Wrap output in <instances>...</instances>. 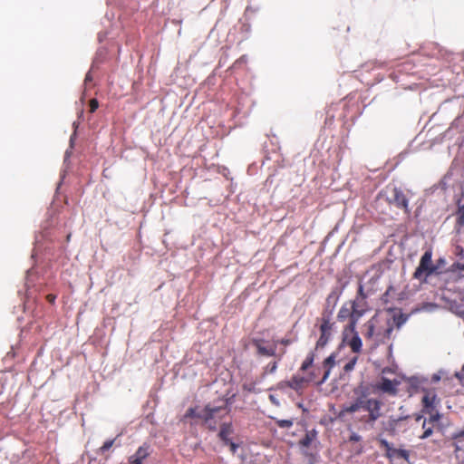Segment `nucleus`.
<instances>
[{
    "mask_svg": "<svg viewBox=\"0 0 464 464\" xmlns=\"http://www.w3.org/2000/svg\"><path fill=\"white\" fill-rule=\"evenodd\" d=\"M356 397L349 404L343 405L339 416L353 415L358 422L373 427L375 421L382 416V402L375 398H370L367 389L359 387L353 390Z\"/></svg>",
    "mask_w": 464,
    "mask_h": 464,
    "instance_id": "f257e3e1",
    "label": "nucleus"
},
{
    "mask_svg": "<svg viewBox=\"0 0 464 464\" xmlns=\"http://www.w3.org/2000/svg\"><path fill=\"white\" fill-rule=\"evenodd\" d=\"M408 315L404 314H394L392 319H383L374 314L362 327V334L367 342L371 343L372 349L386 343L396 328L400 330L406 323Z\"/></svg>",
    "mask_w": 464,
    "mask_h": 464,
    "instance_id": "f03ea898",
    "label": "nucleus"
},
{
    "mask_svg": "<svg viewBox=\"0 0 464 464\" xmlns=\"http://www.w3.org/2000/svg\"><path fill=\"white\" fill-rule=\"evenodd\" d=\"M230 411L229 401L227 399H221L218 401V404L214 405L208 403L200 411L197 412L195 408H189L185 413V418H197L200 419L204 424L211 430H215L218 424V420L222 419Z\"/></svg>",
    "mask_w": 464,
    "mask_h": 464,
    "instance_id": "7ed1b4c3",
    "label": "nucleus"
},
{
    "mask_svg": "<svg viewBox=\"0 0 464 464\" xmlns=\"http://www.w3.org/2000/svg\"><path fill=\"white\" fill-rule=\"evenodd\" d=\"M332 311L324 310L321 317L317 319L319 323L320 336L315 343V350L323 349L329 343L334 332V322L332 320Z\"/></svg>",
    "mask_w": 464,
    "mask_h": 464,
    "instance_id": "20e7f679",
    "label": "nucleus"
},
{
    "mask_svg": "<svg viewBox=\"0 0 464 464\" xmlns=\"http://www.w3.org/2000/svg\"><path fill=\"white\" fill-rule=\"evenodd\" d=\"M314 357H315L314 353L313 351H311L306 355L304 362H302V364L299 368V372H302L303 373L305 374L306 379L309 383L315 382L317 384H321L319 382V381L322 378L324 369H323V367H314L313 366Z\"/></svg>",
    "mask_w": 464,
    "mask_h": 464,
    "instance_id": "39448f33",
    "label": "nucleus"
},
{
    "mask_svg": "<svg viewBox=\"0 0 464 464\" xmlns=\"http://www.w3.org/2000/svg\"><path fill=\"white\" fill-rule=\"evenodd\" d=\"M251 343L256 349V354L259 356L272 357L276 354L277 345L276 342H270L263 338H254Z\"/></svg>",
    "mask_w": 464,
    "mask_h": 464,
    "instance_id": "423d86ee",
    "label": "nucleus"
},
{
    "mask_svg": "<svg viewBox=\"0 0 464 464\" xmlns=\"http://www.w3.org/2000/svg\"><path fill=\"white\" fill-rule=\"evenodd\" d=\"M431 258L432 250H426L420 258L419 266L416 268L413 274L414 278L420 279L424 272H426L428 276L435 272L436 267L432 265Z\"/></svg>",
    "mask_w": 464,
    "mask_h": 464,
    "instance_id": "0eeeda50",
    "label": "nucleus"
},
{
    "mask_svg": "<svg viewBox=\"0 0 464 464\" xmlns=\"http://www.w3.org/2000/svg\"><path fill=\"white\" fill-rule=\"evenodd\" d=\"M387 200L389 204L403 209L405 213L410 212L409 200L400 188L393 187L391 189V195L388 197Z\"/></svg>",
    "mask_w": 464,
    "mask_h": 464,
    "instance_id": "6e6552de",
    "label": "nucleus"
},
{
    "mask_svg": "<svg viewBox=\"0 0 464 464\" xmlns=\"http://www.w3.org/2000/svg\"><path fill=\"white\" fill-rule=\"evenodd\" d=\"M380 446L386 450L385 457L392 459L393 458L403 459L409 461L410 451L403 449H395L385 439L379 440Z\"/></svg>",
    "mask_w": 464,
    "mask_h": 464,
    "instance_id": "1a4fd4ad",
    "label": "nucleus"
},
{
    "mask_svg": "<svg viewBox=\"0 0 464 464\" xmlns=\"http://www.w3.org/2000/svg\"><path fill=\"white\" fill-rule=\"evenodd\" d=\"M347 333L348 332H344L343 342L351 348L353 353H360L362 348V342L356 329L354 330V332H350L351 334H353V336L351 338H348Z\"/></svg>",
    "mask_w": 464,
    "mask_h": 464,
    "instance_id": "9d476101",
    "label": "nucleus"
},
{
    "mask_svg": "<svg viewBox=\"0 0 464 464\" xmlns=\"http://www.w3.org/2000/svg\"><path fill=\"white\" fill-rule=\"evenodd\" d=\"M356 306H357V308L351 306V308L353 310L352 320L345 326L344 332H354L359 319L363 315V314L365 312V308H363V305L356 304Z\"/></svg>",
    "mask_w": 464,
    "mask_h": 464,
    "instance_id": "9b49d317",
    "label": "nucleus"
},
{
    "mask_svg": "<svg viewBox=\"0 0 464 464\" xmlns=\"http://www.w3.org/2000/svg\"><path fill=\"white\" fill-rule=\"evenodd\" d=\"M302 372H299L296 374H294L292 378L289 380L288 388L298 392L304 389L309 382L306 379L305 374L301 375Z\"/></svg>",
    "mask_w": 464,
    "mask_h": 464,
    "instance_id": "f8f14e48",
    "label": "nucleus"
},
{
    "mask_svg": "<svg viewBox=\"0 0 464 464\" xmlns=\"http://www.w3.org/2000/svg\"><path fill=\"white\" fill-rule=\"evenodd\" d=\"M150 455V446L142 445L136 452L129 458L130 464H142L143 460Z\"/></svg>",
    "mask_w": 464,
    "mask_h": 464,
    "instance_id": "ddd939ff",
    "label": "nucleus"
},
{
    "mask_svg": "<svg viewBox=\"0 0 464 464\" xmlns=\"http://www.w3.org/2000/svg\"><path fill=\"white\" fill-rule=\"evenodd\" d=\"M398 385L399 382L396 380L392 381L387 378H382V382L377 386V388L385 393L395 395L397 393Z\"/></svg>",
    "mask_w": 464,
    "mask_h": 464,
    "instance_id": "4468645a",
    "label": "nucleus"
},
{
    "mask_svg": "<svg viewBox=\"0 0 464 464\" xmlns=\"http://www.w3.org/2000/svg\"><path fill=\"white\" fill-rule=\"evenodd\" d=\"M436 399H437V396L435 393L427 392L422 397V400H421L422 406H423L421 411L423 413H431V411H434V410L436 408V405H435Z\"/></svg>",
    "mask_w": 464,
    "mask_h": 464,
    "instance_id": "2eb2a0df",
    "label": "nucleus"
},
{
    "mask_svg": "<svg viewBox=\"0 0 464 464\" xmlns=\"http://www.w3.org/2000/svg\"><path fill=\"white\" fill-rule=\"evenodd\" d=\"M335 365V354L332 353L327 358H325L323 362V369L324 372L320 383H324L329 377L332 368Z\"/></svg>",
    "mask_w": 464,
    "mask_h": 464,
    "instance_id": "dca6fc26",
    "label": "nucleus"
},
{
    "mask_svg": "<svg viewBox=\"0 0 464 464\" xmlns=\"http://www.w3.org/2000/svg\"><path fill=\"white\" fill-rule=\"evenodd\" d=\"M234 432L231 422H224L220 425L218 432V438L224 442L228 443L230 440L229 436Z\"/></svg>",
    "mask_w": 464,
    "mask_h": 464,
    "instance_id": "f3484780",
    "label": "nucleus"
},
{
    "mask_svg": "<svg viewBox=\"0 0 464 464\" xmlns=\"http://www.w3.org/2000/svg\"><path fill=\"white\" fill-rule=\"evenodd\" d=\"M453 445L456 451H464V427L452 435Z\"/></svg>",
    "mask_w": 464,
    "mask_h": 464,
    "instance_id": "a211bd4d",
    "label": "nucleus"
},
{
    "mask_svg": "<svg viewBox=\"0 0 464 464\" xmlns=\"http://www.w3.org/2000/svg\"><path fill=\"white\" fill-rule=\"evenodd\" d=\"M353 310L349 304H344L339 310L337 314V319L340 322H343L349 319V322L352 320Z\"/></svg>",
    "mask_w": 464,
    "mask_h": 464,
    "instance_id": "6ab92c4d",
    "label": "nucleus"
},
{
    "mask_svg": "<svg viewBox=\"0 0 464 464\" xmlns=\"http://www.w3.org/2000/svg\"><path fill=\"white\" fill-rule=\"evenodd\" d=\"M317 432L315 430L306 431L304 438L299 440V445L304 448H308L311 443L315 440Z\"/></svg>",
    "mask_w": 464,
    "mask_h": 464,
    "instance_id": "aec40b11",
    "label": "nucleus"
},
{
    "mask_svg": "<svg viewBox=\"0 0 464 464\" xmlns=\"http://www.w3.org/2000/svg\"><path fill=\"white\" fill-rule=\"evenodd\" d=\"M456 215H457L456 225L459 227H464V203L461 204L460 200L458 202V210H457Z\"/></svg>",
    "mask_w": 464,
    "mask_h": 464,
    "instance_id": "412c9836",
    "label": "nucleus"
},
{
    "mask_svg": "<svg viewBox=\"0 0 464 464\" xmlns=\"http://www.w3.org/2000/svg\"><path fill=\"white\" fill-rule=\"evenodd\" d=\"M428 421H424L422 422V429H423V433L419 437L420 440H425V439H428L429 437H430L432 434H433V427L432 425H429V423H427Z\"/></svg>",
    "mask_w": 464,
    "mask_h": 464,
    "instance_id": "4be33fe9",
    "label": "nucleus"
},
{
    "mask_svg": "<svg viewBox=\"0 0 464 464\" xmlns=\"http://www.w3.org/2000/svg\"><path fill=\"white\" fill-rule=\"evenodd\" d=\"M430 417L428 419H424V421H428L429 425L434 426L435 423H438L441 419V414L434 410L431 413H429Z\"/></svg>",
    "mask_w": 464,
    "mask_h": 464,
    "instance_id": "5701e85b",
    "label": "nucleus"
},
{
    "mask_svg": "<svg viewBox=\"0 0 464 464\" xmlns=\"http://www.w3.org/2000/svg\"><path fill=\"white\" fill-rule=\"evenodd\" d=\"M357 361H358V356H353V358H351L343 366V372L345 373H348L350 372H352L354 367H355V364L357 363Z\"/></svg>",
    "mask_w": 464,
    "mask_h": 464,
    "instance_id": "b1692460",
    "label": "nucleus"
},
{
    "mask_svg": "<svg viewBox=\"0 0 464 464\" xmlns=\"http://www.w3.org/2000/svg\"><path fill=\"white\" fill-rule=\"evenodd\" d=\"M451 272H458L459 277H464V264L454 263L450 267Z\"/></svg>",
    "mask_w": 464,
    "mask_h": 464,
    "instance_id": "393cba45",
    "label": "nucleus"
},
{
    "mask_svg": "<svg viewBox=\"0 0 464 464\" xmlns=\"http://www.w3.org/2000/svg\"><path fill=\"white\" fill-rule=\"evenodd\" d=\"M406 419H408V416L401 417V418H398V419H391L389 420V423H388L390 430L394 432L396 428H397L398 423L400 421L403 420H406Z\"/></svg>",
    "mask_w": 464,
    "mask_h": 464,
    "instance_id": "a878e982",
    "label": "nucleus"
},
{
    "mask_svg": "<svg viewBox=\"0 0 464 464\" xmlns=\"http://www.w3.org/2000/svg\"><path fill=\"white\" fill-rule=\"evenodd\" d=\"M276 423L279 428L282 429H289L294 424L292 420H276Z\"/></svg>",
    "mask_w": 464,
    "mask_h": 464,
    "instance_id": "bb28decb",
    "label": "nucleus"
},
{
    "mask_svg": "<svg viewBox=\"0 0 464 464\" xmlns=\"http://www.w3.org/2000/svg\"><path fill=\"white\" fill-rule=\"evenodd\" d=\"M276 369H277V362H269L264 369V373L266 374V373H275L276 372Z\"/></svg>",
    "mask_w": 464,
    "mask_h": 464,
    "instance_id": "cd10ccee",
    "label": "nucleus"
},
{
    "mask_svg": "<svg viewBox=\"0 0 464 464\" xmlns=\"http://www.w3.org/2000/svg\"><path fill=\"white\" fill-rule=\"evenodd\" d=\"M114 441H115V439L106 440L103 443V445L99 449V452L102 454L105 453L107 450H109L112 447Z\"/></svg>",
    "mask_w": 464,
    "mask_h": 464,
    "instance_id": "c85d7f7f",
    "label": "nucleus"
},
{
    "mask_svg": "<svg viewBox=\"0 0 464 464\" xmlns=\"http://www.w3.org/2000/svg\"><path fill=\"white\" fill-rule=\"evenodd\" d=\"M350 306L357 308L356 304L358 305H363V308L366 307V301L362 300L359 297H355V299L349 303Z\"/></svg>",
    "mask_w": 464,
    "mask_h": 464,
    "instance_id": "c756f323",
    "label": "nucleus"
},
{
    "mask_svg": "<svg viewBox=\"0 0 464 464\" xmlns=\"http://www.w3.org/2000/svg\"><path fill=\"white\" fill-rule=\"evenodd\" d=\"M90 112L93 113L99 107V102L97 99H92L89 102Z\"/></svg>",
    "mask_w": 464,
    "mask_h": 464,
    "instance_id": "7c9ffc66",
    "label": "nucleus"
},
{
    "mask_svg": "<svg viewBox=\"0 0 464 464\" xmlns=\"http://www.w3.org/2000/svg\"><path fill=\"white\" fill-rule=\"evenodd\" d=\"M356 297H359L362 300H366V295L364 294L363 285L362 284H359Z\"/></svg>",
    "mask_w": 464,
    "mask_h": 464,
    "instance_id": "2f4dec72",
    "label": "nucleus"
},
{
    "mask_svg": "<svg viewBox=\"0 0 464 464\" xmlns=\"http://www.w3.org/2000/svg\"><path fill=\"white\" fill-rule=\"evenodd\" d=\"M224 444L227 445L229 447V450L232 454H236V452L239 447L238 444L233 442L232 440H229L228 443H224Z\"/></svg>",
    "mask_w": 464,
    "mask_h": 464,
    "instance_id": "473e14b6",
    "label": "nucleus"
},
{
    "mask_svg": "<svg viewBox=\"0 0 464 464\" xmlns=\"http://www.w3.org/2000/svg\"><path fill=\"white\" fill-rule=\"evenodd\" d=\"M243 390L247 391L249 392H253L255 391V383H244Z\"/></svg>",
    "mask_w": 464,
    "mask_h": 464,
    "instance_id": "72a5a7b5",
    "label": "nucleus"
},
{
    "mask_svg": "<svg viewBox=\"0 0 464 464\" xmlns=\"http://www.w3.org/2000/svg\"><path fill=\"white\" fill-rule=\"evenodd\" d=\"M288 383H289V381H282L277 383L276 388L278 390H284L285 388H288Z\"/></svg>",
    "mask_w": 464,
    "mask_h": 464,
    "instance_id": "f704fd0d",
    "label": "nucleus"
},
{
    "mask_svg": "<svg viewBox=\"0 0 464 464\" xmlns=\"http://www.w3.org/2000/svg\"><path fill=\"white\" fill-rule=\"evenodd\" d=\"M92 81V73L89 72L85 76L84 82L87 83Z\"/></svg>",
    "mask_w": 464,
    "mask_h": 464,
    "instance_id": "c9c22d12",
    "label": "nucleus"
},
{
    "mask_svg": "<svg viewBox=\"0 0 464 464\" xmlns=\"http://www.w3.org/2000/svg\"><path fill=\"white\" fill-rule=\"evenodd\" d=\"M46 298H47V300H48L50 303H53V302H54V300H55V295H48L46 296Z\"/></svg>",
    "mask_w": 464,
    "mask_h": 464,
    "instance_id": "e433bc0d",
    "label": "nucleus"
},
{
    "mask_svg": "<svg viewBox=\"0 0 464 464\" xmlns=\"http://www.w3.org/2000/svg\"><path fill=\"white\" fill-rule=\"evenodd\" d=\"M280 343L284 344V345H288L290 343V340L289 339H282L280 341Z\"/></svg>",
    "mask_w": 464,
    "mask_h": 464,
    "instance_id": "4c0bfd02",
    "label": "nucleus"
},
{
    "mask_svg": "<svg viewBox=\"0 0 464 464\" xmlns=\"http://www.w3.org/2000/svg\"><path fill=\"white\" fill-rule=\"evenodd\" d=\"M351 440H353V441H358L360 440V436L358 435H352L351 438H350Z\"/></svg>",
    "mask_w": 464,
    "mask_h": 464,
    "instance_id": "58836bf2",
    "label": "nucleus"
},
{
    "mask_svg": "<svg viewBox=\"0 0 464 464\" xmlns=\"http://www.w3.org/2000/svg\"><path fill=\"white\" fill-rule=\"evenodd\" d=\"M421 419H422V415L421 414H417L416 417H415V420L416 421H420Z\"/></svg>",
    "mask_w": 464,
    "mask_h": 464,
    "instance_id": "ea45409f",
    "label": "nucleus"
},
{
    "mask_svg": "<svg viewBox=\"0 0 464 464\" xmlns=\"http://www.w3.org/2000/svg\"><path fill=\"white\" fill-rule=\"evenodd\" d=\"M269 399H270L273 402H276V399L274 398V396H273V395H270V396H269Z\"/></svg>",
    "mask_w": 464,
    "mask_h": 464,
    "instance_id": "a19ab883",
    "label": "nucleus"
},
{
    "mask_svg": "<svg viewBox=\"0 0 464 464\" xmlns=\"http://www.w3.org/2000/svg\"><path fill=\"white\" fill-rule=\"evenodd\" d=\"M461 375L464 376V365L461 368Z\"/></svg>",
    "mask_w": 464,
    "mask_h": 464,
    "instance_id": "79ce46f5",
    "label": "nucleus"
}]
</instances>
